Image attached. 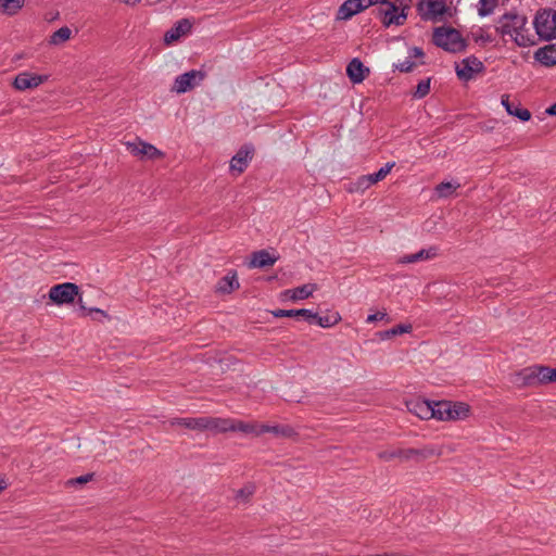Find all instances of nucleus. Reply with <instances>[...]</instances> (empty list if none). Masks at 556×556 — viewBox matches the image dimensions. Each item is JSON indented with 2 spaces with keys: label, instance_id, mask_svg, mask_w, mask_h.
<instances>
[{
  "label": "nucleus",
  "instance_id": "1",
  "mask_svg": "<svg viewBox=\"0 0 556 556\" xmlns=\"http://www.w3.org/2000/svg\"><path fill=\"white\" fill-rule=\"evenodd\" d=\"M496 29L503 36H509L519 47L535 45L534 36L527 28V17L525 15L514 12L505 13L500 17Z\"/></svg>",
  "mask_w": 556,
  "mask_h": 556
},
{
  "label": "nucleus",
  "instance_id": "2",
  "mask_svg": "<svg viewBox=\"0 0 556 556\" xmlns=\"http://www.w3.org/2000/svg\"><path fill=\"white\" fill-rule=\"evenodd\" d=\"M433 43L451 53L465 51L467 45L462 34L452 27H437L432 36Z\"/></svg>",
  "mask_w": 556,
  "mask_h": 556
},
{
  "label": "nucleus",
  "instance_id": "3",
  "mask_svg": "<svg viewBox=\"0 0 556 556\" xmlns=\"http://www.w3.org/2000/svg\"><path fill=\"white\" fill-rule=\"evenodd\" d=\"M433 417L438 420H459L468 417L469 406L462 402L433 401Z\"/></svg>",
  "mask_w": 556,
  "mask_h": 556
},
{
  "label": "nucleus",
  "instance_id": "4",
  "mask_svg": "<svg viewBox=\"0 0 556 556\" xmlns=\"http://www.w3.org/2000/svg\"><path fill=\"white\" fill-rule=\"evenodd\" d=\"M533 25L540 39L552 40L556 38V11L552 9L539 11Z\"/></svg>",
  "mask_w": 556,
  "mask_h": 556
},
{
  "label": "nucleus",
  "instance_id": "5",
  "mask_svg": "<svg viewBox=\"0 0 556 556\" xmlns=\"http://www.w3.org/2000/svg\"><path fill=\"white\" fill-rule=\"evenodd\" d=\"M408 5H403L401 12H399V8L395 3H388L387 8H376L372 10V13L376 17H378L384 27H390L391 25H403L407 18L406 10Z\"/></svg>",
  "mask_w": 556,
  "mask_h": 556
},
{
  "label": "nucleus",
  "instance_id": "6",
  "mask_svg": "<svg viewBox=\"0 0 556 556\" xmlns=\"http://www.w3.org/2000/svg\"><path fill=\"white\" fill-rule=\"evenodd\" d=\"M448 8L443 0H420L417 11L422 21L439 22Z\"/></svg>",
  "mask_w": 556,
  "mask_h": 556
},
{
  "label": "nucleus",
  "instance_id": "7",
  "mask_svg": "<svg viewBox=\"0 0 556 556\" xmlns=\"http://www.w3.org/2000/svg\"><path fill=\"white\" fill-rule=\"evenodd\" d=\"M205 78V73L198 70H191L181 75H178L170 88V91L178 94L188 92L194 87L199 86Z\"/></svg>",
  "mask_w": 556,
  "mask_h": 556
},
{
  "label": "nucleus",
  "instance_id": "8",
  "mask_svg": "<svg viewBox=\"0 0 556 556\" xmlns=\"http://www.w3.org/2000/svg\"><path fill=\"white\" fill-rule=\"evenodd\" d=\"M78 292L79 288L77 285L72 282H64L51 287L49 291V298L53 303L63 305L73 303L75 296L78 295Z\"/></svg>",
  "mask_w": 556,
  "mask_h": 556
},
{
  "label": "nucleus",
  "instance_id": "9",
  "mask_svg": "<svg viewBox=\"0 0 556 556\" xmlns=\"http://www.w3.org/2000/svg\"><path fill=\"white\" fill-rule=\"evenodd\" d=\"M456 74L460 80L468 81L473 78L475 74L484 71L483 63L476 56L470 55L455 65Z\"/></svg>",
  "mask_w": 556,
  "mask_h": 556
},
{
  "label": "nucleus",
  "instance_id": "10",
  "mask_svg": "<svg viewBox=\"0 0 556 556\" xmlns=\"http://www.w3.org/2000/svg\"><path fill=\"white\" fill-rule=\"evenodd\" d=\"M254 154V147L252 144H244L232 156L230 161V170L241 174L249 166L250 161Z\"/></svg>",
  "mask_w": 556,
  "mask_h": 556
},
{
  "label": "nucleus",
  "instance_id": "11",
  "mask_svg": "<svg viewBox=\"0 0 556 556\" xmlns=\"http://www.w3.org/2000/svg\"><path fill=\"white\" fill-rule=\"evenodd\" d=\"M46 80L47 76L37 75L29 72H22L15 77L13 86L15 89L24 91L27 89L36 88Z\"/></svg>",
  "mask_w": 556,
  "mask_h": 556
},
{
  "label": "nucleus",
  "instance_id": "12",
  "mask_svg": "<svg viewBox=\"0 0 556 556\" xmlns=\"http://www.w3.org/2000/svg\"><path fill=\"white\" fill-rule=\"evenodd\" d=\"M433 401L415 399L406 403L407 409L424 420H429L433 417Z\"/></svg>",
  "mask_w": 556,
  "mask_h": 556
},
{
  "label": "nucleus",
  "instance_id": "13",
  "mask_svg": "<svg viewBox=\"0 0 556 556\" xmlns=\"http://www.w3.org/2000/svg\"><path fill=\"white\" fill-rule=\"evenodd\" d=\"M192 24L188 18L179 20L164 35V43L169 46L179 40L182 36L190 33Z\"/></svg>",
  "mask_w": 556,
  "mask_h": 556
},
{
  "label": "nucleus",
  "instance_id": "14",
  "mask_svg": "<svg viewBox=\"0 0 556 556\" xmlns=\"http://www.w3.org/2000/svg\"><path fill=\"white\" fill-rule=\"evenodd\" d=\"M127 147H128L129 151L131 152V154H134L136 156H142V157L146 156L149 160H155L163 155V153L159 149H156L153 144L143 142V141H138V142H132V143L128 142Z\"/></svg>",
  "mask_w": 556,
  "mask_h": 556
},
{
  "label": "nucleus",
  "instance_id": "15",
  "mask_svg": "<svg viewBox=\"0 0 556 556\" xmlns=\"http://www.w3.org/2000/svg\"><path fill=\"white\" fill-rule=\"evenodd\" d=\"M501 102L509 115L515 116L522 122H527L531 118L530 111L521 108L519 102L510 101V98L508 94H503Z\"/></svg>",
  "mask_w": 556,
  "mask_h": 556
},
{
  "label": "nucleus",
  "instance_id": "16",
  "mask_svg": "<svg viewBox=\"0 0 556 556\" xmlns=\"http://www.w3.org/2000/svg\"><path fill=\"white\" fill-rule=\"evenodd\" d=\"M346 74L352 83L359 84L369 74V68L359 59L355 58L348 64Z\"/></svg>",
  "mask_w": 556,
  "mask_h": 556
},
{
  "label": "nucleus",
  "instance_id": "17",
  "mask_svg": "<svg viewBox=\"0 0 556 556\" xmlns=\"http://www.w3.org/2000/svg\"><path fill=\"white\" fill-rule=\"evenodd\" d=\"M240 283L238 281L236 270H229L226 276L220 278L215 286V292L220 294H229L232 291L239 289Z\"/></svg>",
  "mask_w": 556,
  "mask_h": 556
},
{
  "label": "nucleus",
  "instance_id": "18",
  "mask_svg": "<svg viewBox=\"0 0 556 556\" xmlns=\"http://www.w3.org/2000/svg\"><path fill=\"white\" fill-rule=\"evenodd\" d=\"M439 249L437 247H430L428 249H421L420 251L412 254H406L399 260L400 264H412L417 262H424L434 258L438 255Z\"/></svg>",
  "mask_w": 556,
  "mask_h": 556
},
{
  "label": "nucleus",
  "instance_id": "19",
  "mask_svg": "<svg viewBox=\"0 0 556 556\" xmlns=\"http://www.w3.org/2000/svg\"><path fill=\"white\" fill-rule=\"evenodd\" d=\"M515 383L520 387H536L538 377H536V365L529 366L520 371H518L515 376Z\"/></svg>",
  "mask_w": 556,
  "mask_h": 556
},
{
  "label": "nucleus",
  "instance_id": "20",
  "mask_svg": "<svg viewBox=\"0 0 556 556\" xmlns=\"http://www.w3.org/2000/svg\"><path fill=\"white\" fill-rule=\"evenodd\" d=\"M230 424L228 418L220 417H202V431H210L213 433L227 432V427Z\"/></svg>",
  "mask_w": 556,
  "mask_h": 556
},
{
  "label": "nucleus",
  "instance_id": "21",
  "mask_svg": "<svg viewBox=\"0 0 556 556\" xmlns=\"http://www.w3.org/2000/svg\"><path fill=\"white\" fill-rule=\"evenodd\" d=\"M534 59L544 66L556 65V45H547L534 52Z\"/></svg>",
  "mask_w": 556,
  "mask_h": 556
},
{
  "label": "nucleus",
  "instance_id": "22",
  "mask_svg": "<svg viewBox=\"0 0 556 556\" xmlns=\"http://www.w3.org/2000/svg\"><path fill=\"white\" fill-rule=\"evenodd\" d=\"M277 261L276 256H273L266 250H260L252 254L251 261L249 263L250 268H264L267 266H273Z\"/></svg>",
  "mask_w": 556,
  "mask_h": 556
},
{
  "label": "nucleus",
  "instance_id": "23",
  "mask_svg": "<svg viewBox=\"0 0 556 556\" xmlns=\"http://www.w3.org/2000/svg\"><path fill=\"white\" fill-rule=\"evenodd\" d=\"M401 458L404 460H408L410 458L417 457L421 459L429 458L431 456L438 455L435 448L431 446H425L422 448H406V450H400Z\"/></svg>",
  "mask_w": 556,
  "mask_h": 556
},
{
  "label": "nucleus",
  "instance_id": "24",
  "mask_svg": "<svg viewBox=\"0 0 556 556\" xmlns=\"http://www.w3.org/2000/svg\"><path fill=\"white\" fill-rule=\"evenodd\" d=\"M265 432H270L274 435L281 438H292L296 434L295 430L289 425H261L258 433L263 434Z\"/></svg>",
  "mask_w": 556,
  "mask_h": 556
},
{
  "label": "nucleus",
  "instance_id": "25",
  "mask_svg": "<svg viewBox=\"0 0 556 556\" xmlns=\"http://www.w3.org/2000/svg\"><path fill=\"white\" fill-rule=\"evenodd\" d=\"M228 422L230 425L227 427V431H239V432H243V433H252L255 435H261V433H258L261 425H258V424L244 422L242 420L232 419V418H228Z\"/></svg>",
  "mask_w": 556,
  "mask_h": 556
},
{
  "label": "nucleus",
  "instance_id": "26",
  "mask_svg": "<svg viewBox=\"0 0 556 556\" xmlns=\"http://www.w3.org/2000/svg\"><path fill=\"white\" fill-rule=\"evenodd\" d=\"M312 316L313 317H308L307 323L318 325L323 328H330V327L337 325L341 320V316L339 315V313H332V314H329L326 316H319L317 313H314L312 311Z\"/></svg>",
  "mask_w": 556,
  "mask_h": 556
},
{
  "label": "nucleus",
  "instance_id": "27",
  "mask_svg": "<svg viewBox=\"0 0 556 556\" xmlns=\"http://www.w3.org/2000/svg\"><path fill=\"white\" fill-rule=\"evenodd\" d=\"M359 13L356 0H345L338 9L337 20L348 21Z\"/></svg>",
  "mask_w": 556,
  "mask_h": 556
},
{
  "label": "nucleus",
  "instance_id": "28",
  "mask_svg": "<svg viewBox=\"0 0 556 556\" xmlns=\"http://www.w3.org/2000/svg\"><path fill=\"white\" fill-rule=\"evenodd\" d=\"M316 290V285H303L301 287H296L292 290H286L285 295L289 296L293 301L304 300L309 298L313 292Z\"/></svg>",
  "mask_w": 556,
  "mask_h": 556
},
{
  "label": "nucleus",
  "instance_id": "29",
  "mask_svg": "<svg viewBox=\"0 0 556 556\" xmlns=\"http://www.w3.org/2000/svg\"><path fill=\"white\" fill-rule=\"evenodd\" d=\"M460 187V184L457 181L451 182V181H443L439 185H437L434 191L438 198L440 199H447L450 198L458 188Z\"/></svg>",
  "mask_w": 556,
  "mask_h": 556
},
{
  "label": "nucleus",
  "instance_id": "30",
  "mask_svg": "<svg viewBox=\"0 0 556 556\" xmlns=\"http://www.w3.org/2000/svg\"><path fill=\"white\" fill-rule=\"evenodd\" d=\"M275 317H302L304 320H308L312 316V311L307 308L300 309H276L271 312Z\"/></svg>",
  "mask_w": 556,
  "mask_h": 556
},
{
  "label": "nucleus",
  "instance_id": "31",
  "mask_svg": "<svg viewBox=\"0 0 556 556\" xmlns=\"http://www.w3.org/2000/svg\"><path fill=\"white\" fill-rule=\"evenodd\" d=\"M169 422L172 426H182L187 429L202 431V417L174 418Z\"/></svg>",
  "mask_w": 556,
  "mask_h": 556
},
{
  "label": "nucleus",
  "instance_id": "32",
  "mask_svg": "<svg viewBox=\"0 0 556 556\" xmlns=\"http://www.w3.org/2000/svg\"><path fill=\"white\" fill-rule=\"evenodd\" d=\"M254 493L255 485L253 483H248L236 492L235 500L238 504H247Z\"/></svg>",
  "mask_w": 556,
  "mask_h": 556
},
{
  "label": "nucleus",
  "instance_id": "33",
  "mask_svg": "<svg viewBox=\"0 0 556 556\" xmlns=\"http://www.w3.org/2000/svg\"><path fill=\"white\" fill-rule=\"evenodd\" d=\"M374 185L372 180L368 175H363L357 178L355 182H353L350 187L351 192H364L369 187Z\"/></svg>",
  "mask_w": 556,
  "mask_h": 556
},
{
  "label": "nucleus",
  "instance_id": "34",
  "mask_svg": "<svg viewBox=\"0 0 556 556\" xmlns=\"http://www.w3.org/2000/svg\"><path fill=\"white\" fill-rule=\"evenodd\" d=\"M72 30L67 26H63L54 31L50 38V43L60 45L71 38Z\"/></svg>",
  "mask_w": 556,
  "mask_h": 556
},
{
  "label": "nucleus",
  "instance_id": "35",
  "mask_svg": "<svg viewBox=\"0 0 556 556\" xmlns=\"http://www.w3.org/2000/svg\"><path fill=\"white\" fill-rule=\"evenodd\" d=\"M410 330H412L410 325H397L389 330L380 332V338L382 340H386V339H390V338L399 336V334L408 333V332H410Z\"/></svg>",
  "mask_w": 556,
  "mask_h": 556
},
{
  "label": "nucleus",
  "instance_id": "36",
  "mask_svg": "<svg viewBox=\"0 0 556 556\" xmlns=\"http://www.w3.org/2000/svg\"><path fill=\"white\" fill-rule=\"evenodd\" d=\"M24 0H0V5L8 14H15L23 5Z\"/></svg>",
  "mask_w": 556,
  "mask_h": 556
},
{
  "label": "nucleus",
  "instance_id": "37",
  "mask_svg": "<svg viewBox=\"0 0 556 556\" xmlns=\"http://www.w3.org/2000/svg\"><path fill=\"white\" fill-rule=\"evenodd\" d=\"M394 165H395L394 162H389V163L384 164V166H382L378 172L372 173V174H368V176L372 180L374 185L379 182V181H381V180H383L386 178V176L394 167Z\"/></svg>",
  "mask_w": 556,
  "mask_h": 556
},
{
  "label": "nucleus",
  "instance_id": "38",
  "mask_svg": "<svg viewBox=\"0 0 556 556\" xmlns=\"http://www.w3.org/2000/svg\"><path fill=\"white\" fill-rule=\"evenodd\" d=\"M429 91H430V78L422 79L418 83L413 96L416 99H422L429 93Z\"/></svg>",
  "mask_w": 556,
  "mask_h": 556
},
{
  "label": "nucleus",
  "instance_id": "39",
  "mask_svg": "<svg viewBox=\"0 0 556 556\" xmlns=\"http://www.w3.org/2000/svg\"><path fill=\"white\" fill-rule=\"evenodd\" d=\"M546 370H548L547 366L536 365V377L539 386L549 383L548 372H546Z\"/></svg>",
  "mask_w": 556,
  "mask_h": 556
},
{
  "label": "nucleus",
  "instance_id": "40",
  "mask_svg": "<svg viewBox=\"0 0 556 556\" xmlns=\"http://www.w3.org/2000/svg\"><path fill=\"white\" fill-rule=\"evenodd\" d=\"M400 453V450H393V451H382V452H379L378 453V457L381 459V460H384V462H390L392 460L393 458H401V454Z\"/></svg>",
  "mask_w": 556,
  "mask_h": 556
},
{
  "label": "nucleus",
  "instance_id": "41",
  "mask_svg": "<svg viewBox=\"0 0 556 556\" xmlns=\"http://www.w3.org/2000/svg\"><path fill=\"white\" fill-rule=\"evenodd\" d=\"M415 66V62H413L410 60V58L408 56L406 60H404L403 62L399 63L396 65V68L400 71V72H403V73H408L410 72Z\"/></svg>",
  "mask_w": 556,
  "mask_h": 556
},
{
  "label": "nucleus",
  "instance_id": "42",
  "mask_svg": "<svg viewBox=\"0 0 556 556\" xmlns=\"http://www.w3.org/2000/svg\"><path fill=\"white\" fill-rule=\"evenodd\" d=\"M480 8L478 10L480 16L490 15L493 11V5L488 0H480Z\"/></svg>",
  "mask_w": 556,
  "mask_h": 556
},
{
  "label": "nucleus",
  "instance_id": "43",
  "mask_svg": "<svg viewBox=\"0 0 556 556\" xmlns=\"http://www.w3.org/2000/svg\"><path fill=\"white\" fill-rule=\"evenodd\" d=\"M92 478H93V473H87V475L68 480L67 484H71V485L84 484V483L91 481Z\"/></svg>",
  "mask_w": 556,
  "mask_h": 556
},
{
  "label": "nucleus",
  "instance_id": "44",
  "mask_svg": "<svg viewBox=\"0 0 556 556\" xmlns=\"http://www.w3.org/2000/svg\"><path fill=\"white\" fill-rule=\"evenodd\" d=\"M387 317H388L387 313L377 312V313L368 315L367 319H366V323L370 324V323H375V321H378V320H383Z\"/></svg>",
  "mask_w": 556,
  "mask_h": 556
},
{
  "label": "nucleus",
  "instance_id": "45",
  "mask_svg": "<svg viewBox=\"0 0 556 556\" xmlns=\"http://www.w3.org/2000/svg\"><path fill=\"white\" fill-rule=\"evenodd\" d=\"M419 56H424V51L422 49L418 48V47H414L413 49L409 50V58H419Z\"/></svg>",
  "mask_w": 556,
  "mask_h": 556
},
{
  "label": "nucleus",
  "instance_id": "46",
  "mask_svg": "<svg viewBox=\"0 0 556 556\" xmlns=\"http://www.w3.org/2000/svg\"><path fill=\"white\" fill-rule=\"evenodd\" d=\"M356 2L358 4L359 12L372 5L371 0H356Z\"/></svg>",
  "mask_w": 556,
  "mask_h": 556
},
{
  "label": "nucleus",
  "instance_id": "47",
  "mask_svg": "<svg viewBox=\"0 0 556 556\" xmlns=\"http://www.w3.org/2000/svg\"><path fill=\"white\" fill-rule=\"evenodd\" d=\"M546 372H548L549 383L556 382V368L548 367V370H546Z\"/></svg>",
  "mask_w": 556,
  "mask_h": 556
},
{
  "label": "nucleus",
  "instance_id": "48",
  "mask_svg": "<svg viewBox=\"0 0 556 556\" xmlns=\"http://www.w3.org/2000/svg\"><path fill=\"white\" fill-rule=\"evenodd\" d=\"M388 3H391V2L389 0H371L372 5L382 4L383 5L382 8H387Z\"/></svg>",
  "mask_w": 556,
  "mask_h": 556
},
{
  "label": "nucleus",
  "instance_id": "49",
  "mask_svg": "<svg viewBox=\"0 0 556 556\" xmlns=\"http://www.w3.org/2000/svg\"><path fill=\"white\" fill-rule=\"evenodd\" d=\"M546 113L548 115L556 116V102L552 104L548 109H546Z\"/></svg>",
  "mask_w": 556,
  "mask_h": 556
},
{
  "label": "nucleus",
  "instance_id": "50",
  "mask_svg": "<svg viewBox=\"0 0 556 556\" xmlns=\"http://www.w3.org/2000/svg\"><path fill=\"white\" fill-rule=\"evenodd\" d=\"M88 313H96L102 315L103 317H106V313L100 308H90L88 309Z\"/></svg>",
  "mask_w": 556,
  "mask_h": 556
},
{
  "label": "nucleus",
  "instance_id": "51",
  "mask_svg": "<svg viewBox=\"0 0 556 556\" xmlns=\"http://www.w3.org/2000/svg\"><path fill=\"white\" fill-rule=\"evenodd\" d=\"M121 2L127 4V5H136L137 3H139L141 0H119Z\"/></svg>",
  "mask_w": 556,
  "mask_h": 556
},
{
  "label": "nucleus",
  "instance_id": "52",
  "mask_svg": "<svg viewBox=\"0 0 556 556\" xmlns=\"http://www.w3.org/2000/svg\"><path fill=\"white\" fill-rule=\"evenodd\" d=\"M5 483L3 480H0V492L5 489Z\"/></svg>",
  "mask_w": 556,
  "mask_h": 556
},
{
  "label": "nucleus",
  "instance_id": "53",
  "mask_svg": "<svg viewBox=\"0 0 556 556\" xmlns=\"http://www.w3.org/2000/svg\"><path fill=\"white\" fill-rule=\"evenodd\" d=\"M81 302H83V301H81V298H79V303H81ZM80 308H81L84 312H86V311H87V308H86L83 304H80Z\"/></svg>",
  "mask_w": 556,
  "mask_h": 556
}]
</instances>
